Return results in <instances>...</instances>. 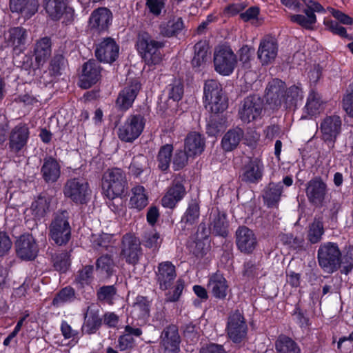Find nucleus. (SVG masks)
Returning a JSON list of instances; mask_svg holds the SVG:
<instances>
[{
  "mask_svg": "<svg viewBox=\"0 0 353 353\" xmlns=\"http://www.w3.org/2000/svg\"><path fill=\"white\" fill-rule=\"evenodd\" d=\"M341 252L334 243L327 242L322 245L318 250V261L319 265L327 273H332L343 264L342 272L345 274L353 268V254L344 256L341 259Z\"/></svg>",
  "mask_w": 353,
  "mask_h": 353,
  "instance_id": "f257e3e1",
  "label": "nucleus"
},
{
  "mask_svg": "<svg viewBox=\"0 0 353 353\" xmlns=\"http://www.w3.org/2000/svg\"><path fill=\"white\" fill-rule=\"evenodd\" d=\"M284 89L283 81L277 79H273L268 83L265 90L266 102L275 107L281 105L283 103L288 106L303 98V92L297 85L290 87L285 94H283Z\"/></svg>",
  "mask_w": 353,
  "mask_h": 353,
  "instance_id": "f03ea898",
  "label": "nucleus"
},
{
  "mask_svg": "<svg viewBox=\"0 0 353 353\" xmlns=\"http://www.w3.org/2000/svg\"><path fill=\"white\" fill-rule=\"evenodd\" d=\"M127 185L125 172L120 168L107 170L102 177V190L109 199L120 196Z\"/></svg>",
  "mask_w": 353,
  "mask_h": 353,
  "instance_id": "7ed1b4c3",
  "label": "nucleus"
},
{
  "mask_svg": "<svg viewBox=\"0 0 353 353\" xmlns=\"http://www.w3.org/2000/svg\"><path fill=\"white\" fill-rule=\"evenodd\" d=\"M205 106L214 113L222 112L228 108L225 96L223 93L221 85L216 80L205 81L204 88Z\"/></svg>",
  "mask_w": 353,
  "mask_h": 353,
  "instance_id": "20e7f679",
  "label": "nucleus"
},
{
  "mask_svg": "<svg viewBox=\"0 0 353 353\" xmlns=\"http://www.w3.org/2000/svg\"><path fill=\"white\" fill-rule=\"evenodd\" d=\"M137 50L147 64H157L162 59L160 49L164 46L161 41L154 40L147 32L139 34Z\"/></svg>",
  "mask_w": 353,
  "mask_h": 353,
  "instance_id": "39448f33",
  "label": "nucleus"
},
{
  "mask_svg": "<svg viewBox=\"0 0 353 353\" xmlns=\"http://www.w3.org/2000/svg\"><path fill=\"white\" fill-rule=\"evenodd\" d=\"M64 196L76 204L87 203L91 195L88 183L81 178L68 180L63 188Z\"/></svg>",
  "mask_w": 353,
  "mask_h": 353,
  "instance_id": "423d86ee",
  "label": "nucleus"
},
{
  "mask_svg": "<svg viewBox=\"0 0 353 353\" xmlns=\"http://www.w3.org/2000/svg\"><path fill=\"white\" fill-rule=\"evenodd\" d=\"M237 59L232 49L225 46L217 47L214 52L215 71L223 76H230L234 72Z\"/></svg>",
  "mask_w": 353,
  "mask_h": 353,
  "instance_id": "0eeeda50",
  "label": "nucleus"
},
{
  "mask_svg": "<svg viewBox=\"0 0 353 353\" xmlns=\"http://www.w3.org/2000/svg\"><path fill=\"white\" fill-rule=\"evenodd\" d=\"M145 124L141 114H130L118 129V137L121 141L132 143L142 133Z\"/></svg>",
  "mask_w": 353,
  "mask_h": 353,
  "instance_id": "6e6552de",
  "label": "nucleus"
},
{
  "mask_svg": "<svg viewBox=\"0 0 353 353\" xmlns=\"http://www.w3.org/2000/svg\"><path fill=\"white\" fill-rule=\"evenodd\" d=\"M50 235L54 243L62 245L70 239L71 228L64 212L56 215L50 225Z\"/></svg>",
  "mask_w": 353,
  "mask_h": 353,
  "instance_id": "1a4fd4ad",
  "label": "nucleus"
},
{
  "mask_svg": "<svg viewBox=\"0 0 353 353\" xmlns=\"http://www.w3.org/2000/svg\"><path fill=\"white\" fill-rule=\"evenodd\" d=\"M67 1L44 0L45 10L52 19H63L64 23H69L73 19L74 10L67 6Z\"/></svg>",
  "mask_w": 353,
  "mask_h": 353,
  "instance_id": "9d476101",
  "label": "nucleus"
},
{
  "mask_svg": "<svg viewBox=\"0 0 353 353\" xmlns=\"http://www.w3.org/2000/svg\"><path fill=\"white\" fill-rule=\"evenodd\" d=\"M263 103L257 96H249L245 98L239 109V117L245 123H250L261 117Z\"/></svg>",
  "mask_w": 353,
  "mask_h": 353,
  "instance_id": "9b49d317",
  "label": "nucleus"
},
{
  "mask_svg": "<svg viewBox=\"0 0 353 353\" xmlns=\"http://www.w3.org/2000/svg\"><path fill=\"white\" fill-rule=\"evenodd\" d=\"M142 255L141 243L136 236L127 234L123 237L121 256L128 263L136 264Z\"/></svg>",
  "mask_w": 353,
  "mask_h": 353,
  "instance_id": "f8f14e48",
  "label": "nucleus"
},
{
  "mask_svg": "<svg viewBox=\"0 0 353 353\" xmlns=\"http://www.w3.org/2000/svg\"><path fill=\"white\" fill-rule=\"evenodd\" d=\"M227 330L229 337L234 343L241 342L245 337L248 327L241 312L236 311L230 316Z\"/></svg>",
  "mask_w": 353,
  "mask_h": 353,
  "instance_id": "ddd939ff",
  "label": "nucleus"
},
{
  "mask_svg": "<svg viewBox=\"0 0 353 353\" xmlns=\"http://www.w3.org/2000/svg\"><path fill=\"white\" fill-rule=\"evenodd\" d=\"M17 256L23 260L30 261L37 256L39 248L31 234L21 235L15 243Z\"/></svg>",
  "mask_w": 353,
  "mask_h": 353,
  "instance_id": "4468645a",
  "label": "nucleus"
},
{
  "mask_svg": "<svg viewBox=\"0 0 353 353\" xmlns=\"http://www.w3.org/2000/svg\"><path fill=\"white\" fill-rule=\"evenodd\" d=\"M257 239L254 232L246 226L239 227L236 231V245L241 252L251 254L257 246Z\"/></svg>",
  "mask_w": 353,
  "mask_h": 353,
  "instance_id": "2eb2a0df",
  "label": "nucleus"
},
{
  "mask_svg": "<svg viewBox=\"0 0 353 353\" xmlns=\"http://www.w3.org/2000/svg\"><path fill=\"white\" fill-rule=\"evenodd\" d=\"M27 37V31L21 27L10 28L4 34L6 46L11 48L17 54L25 50Z\"/></svg>",
  "mask_w": 353,
  "mask_h": 353,
  "instance_id": "dca6fc26",
  "label": "nucleus"
},
{
  "mask_svg": "<svg viewBox=\"0 0 353 353\" xmlns=\"http://www.w3.org/2000/svg\"><path fill=\"white\" fill-rule=\"evenodd\" d=\"M101 73V65L94 60H89L83 65L79 85L83 89L90 88L100 79Z\"/></svg>",
  "mask_w": 353,
  "mask_h": 353,
  "instance_id": "f3484780",
  "label": "nucleus"
},
{
  "mask_svg": "<svg viewBox=\"0 0 353 353\" xmlns=\"http://www.w3.org/2000/svg\"><path fill=\"white\" fill-rule=\"evenodd\" d=\"M156 281L162 290L170 288L176 277L175 266L170 261L159 263L155 271Z\"/></svg>",
  "mask_w": 353,
  "mask_h": 353,
  "instance_id": "a211bd4d",
  "label": "nucleus"
},
{
  "mask_svg": "<svg viewBox=\"0 0 353 353\" xmlns=\"http://www.w3.org/2000/svg\"><path fill=\"white\" fill-rule=\"evenodd\" d=\"M30 137V130L27 124L20 123L10 131L9 147L12 152H19L27 144Z\"/></svg>",
  "mask_w": 353,
  "mask_h": 353,
  "instance_id": "6ab92c4d",
  "label": "nucleus"
},
{
  "mask_svg": "<svg viewBox=\"0 0 353 353\" xmlns=\"http://www.w3.org/2000/svg\"><path fill=\"white\" fill-rule=\"evenodd\" d=\"M327 185L321 179L310 180L306 186V196L308 201L316 206H321L327 195Z\"/></svg>",
  "mask_w": 353,
  "mask_h": 353,
  "instance_id": "aec40b11",
  "label": "nucleus"
},
{
  "mask_svg": "<svg viewBox=\"0 0 353 353\" xmlns=\"http://www.w3.org/2000/svg\"><path fill=\"white\" fill-rule=\"evenodd\" d=\"M119 54V46L111 38L103 39L97 46L95 55L101 62L110 63L114 62Z\"/></svg>",
  "mask_w": 353,
  "mask_h": 353,
  "instance_id": "412c9836",
  "label": "nucleus"
},
{
  "mask_svg": "<svg viewBox=\"0 0 353 353\" xmlns=\"http://www.w3.org/2000/svg\"><path fill=\"white\" fill-rule=\"evenodd\" d=\"M141 85L137 80L133 81L130 85L125 86L119 93L116 101V105L119 110L126 111L132 107Z\"/></svg>",
  "mask_w": 353,
  "mask_h": 353,
  "instance_id": "4be33fe9",
  "label": "nucleus"
},
{
  "mask_svg": "<svg viewBox=\"0 0 353 353\" xmlns=\"http://www.w3.org/2000/svg\"><path fill=\"white\" fill-rule=\"evenodd\" d=\"M112 14L106 8H99L94 10L89 19L90 28L97 32L107 30L112 23Z\"/></svg>",
  "mask_w": 353,
  "mask_h": 353,
  "instance_id": "5701e85b",
  "label": "nucleus"
},
{
  "mask_svg": "<svg viewBox=\"0 0 353 353\" xmlns=\"http://www.w3.org/2000/svg\"><path fill=\"white\" fill-rule=\"evenodd\" d=\"M263 174V164L257 159H250L243 166L241 171L242 181L250 183H256L262 179Z\"/></svg>",
  "mask_w": 353,
  "mask_h": 353,
  "instance_id": "b1692460",
  "label": "nucleus"
},
{
  "mask_svg": "<svg viewBox=\"0 0 353 353\" xmlns=\"http://www.w3.org/2000/svg\"><path fill=\"white\" fill-rule=\"evenodd\" d=\"M278 53V46L272 38L266 37L260 42L257 56L263 65H267L273 61Z\"/></svg>",
  "mask_w": 353,
  "mask_h": 353,
  "instance_id": "393cba45",
  "label": "nucleus"
},
{
  "mask_svg": "<svg viewBox=\"0 0 353 353\" xmlns=\"http://www.w3.org/2000/svg\"><path fill=\"white\" fill-rule=\"evenodd\" d=\"M161 339L165 353H177L179 350L180 337L176 326L167 327L162 332Z\"/></svg>",
  "mask_w": 353,
  "mask_h": 353,
  "instance_id": "a878e982",
  "label": "nucleus"
},
{
  "mask_svg": "<svg viewBox=\"0 0 353 353\" xmlns=\"http://www.w3.org/2000/svg\"><path fill=\"white\" fill-rule=\"evenodd\" d=\"M185 189L181 182L174 181L162 198V205L165 208H174L176 203L185 195Z\"/></svg>",
  "mask_w": 353,
  "mask_h": 353,
  "instance_id": "bb28decb",
  "label": "nucleus"
},
{
  "mask_svg": "<svg viewBox=\"0 0 353 353\" xmlns=\"http://www.w3.org/2000/svg\"><path fill=\"white\" fill-rule=\"evenodd\" d=\"M341 121L339 116L326 117L321 123L320 130L325 141H333L340 133Z\"/></svg>",
  "mask_w": 353,
  "mask_h": 353,
  "instance_id": "cd10ccee",
  "label": "nucleus"
},
{
  "mask_svg": "<svg viewBox=\"0 0 353 353\" xmlns=\"http://www.w3.org/2000/svg\"><path fill=\"white\" fill-rule=\"evenodd\" d=\"M208 288L212 295L219 299L226 297L228 285L225 278L219 272H216L209 276Z\"/></svg>",
  "mask_w": 353,
  "mask_h": 353,
  "instance_id": "c85d7f7f",
  "label": "nucleus"
},
{
  "mask_svg": "<svg viewBox=\"0 0 353 353\" xmlns=\"http://www.w3.org/2000/svg\"><path fill=\"white\" fill-rule=\"evenodd\" d=\"M323 110V105L320 94L314 91H311L303 108L301 119H312L313 117L319 114Z\"/></svg>",
  "mask_w": 353,
  "mask_h": 353,
  "instance_id": "c756f323",
  "label": "nucleus"
},
{
  "mask_svg": "<svg viewBox=\"0 0 353 353\" xmlns=\"http://www.w3.org/2000/svg\"><path fill=\"white\" fill-rule=\"evenodd\" d=\"M38 0H10L12 12H19L25 18H30L38 10Z\"/></svg>",
  "mask_w": 353,
  "mask_h": 353,
  "instance_id": "7c9ffc66",
  "label": "nucleus"
},
{
  "mask_svg": "<svg viewBox=\"0 0 353 353\" xmlns=\"http://www.w3.org/2000/svg\"><path fill=\"white\" fill-rule=\"evenodd\" d=\"M101 321L97 306L94 305L89 306L85 315L82 332L88 334L96 332L101 326Z\"/></svg>",
  "mask_w": 353,
  "mask_h": 353,
  "instance_id": "2f4dec72",
  "label": "nucleus"
},
{
  "mask_svg": "<svg viewBox=\"0 0 353 353\" xmlns=\"http://www.w3.org/2000/svg\"><path fill=\"white\" fill-rule=\"evenodd\" d=\"M50 199L46 195H40L35 199L31 207L26 212V216H32V219L37 220L43 217L50 208Z\"/></svg>",
  "mask_w": 353,
  "mask_h": 353,
  "instance_id": "473e14b6",
  "label": "nucleus"
},
{
  "mask_svg": "<svg viewBox=\"0 0 353 353\" xmlns=\"http://www.w3.org/2000/svg\"><path fill=\"white\" fill-rule=\"evenodd\" d=\"M41 173L47 183H54L58 180L61 174V167L57 161L52 157H46L43 160Z\"/></svg>",
  "mask_w": 353,
  "mask_h": 353,
  "instance_id": "72a5a7b5",
  "label": "nucleus"
},
{
  "mask_svg": "<svg viewBox=\"0 0 353 353\" xmlns=\"http://www.w3.org/2000/svg\"><path fill=\"white\" fill-rule=\"evenodd\" d=\"M204 145V139L196 132L189 133L185 140V150L190 157L201 154Z\"/></svg>",
  "mask_w": 353,
  "mask_h": 353,
  "instance_id": "f704fd0d",
  "label": "nucleus"
},
{
  "mask_svg": "<svg viewBox=\"0 0 353 353\" xmlns=\"http://www.w3.org/2000/svg\"><path fill=\"white\" fill-rule=\"evenodd\" d=\"M51 54V42L49 38L44 37L38 41L34 48V55L39 65H43Z\"/></svg>",
  "mask_w": 353,
  "mask_h": 353,
  "instance_id": "c9c22d12",
  "label": "nucleus"
},
{
  "mask_svg": "<svg viewBox=\"0 0 353 353\" xmlns=\"http://www.w3.org/2000/svg\"><path fill=\"white\" fill-rule=\"evenodd\" d=\"M130 205L132 208L141 210L148 203V197L145 189L142 185H137L132 189Z\"/></svg>",
  "mask_w": 353,
  "mask_h": 353,
  "instance_id": "e433bc0d",
  "label": "nucleus"
},
{
  "mask_svg": "<svg viewBox=\"0 0 353 353\" xmlns=\"http://www.w3.org/2000/svg\"><path fill=\"white\" fill-rule=\"evenodd\" d=\"M243 136V130L236 128L229 130L223 137L221 144L224 150L232 151L239 143Z\"/></svg>",
  "mask_w": 353,
  "mask_h": 353,
  "instance_id": "4c0bfd02",
  "label": "nucleus"
},
{
  "mask_svg": "<svg viewBox=\"0 0 353 353\" xmlns=\"http://www.w3.org/2000/svg\"><path fill=\"white\" fill-rule=\"evenodd\" d=\"M275 348L278 353H301L298 345L286 336H280L275 343Z\"/></svg>",
  "mask_w": 353,
  "mask_h": 353,
  "instance_id": "58836bf2",
  "label": "nucleus"
},
{
  "mask_svg": "<svg viewBox=\"0 0 353 353\" xmlns=\"http://www.w3.org/2000/svg\"><path fill=\"white\" fill-rule=\"evenodd\" d=\"M183 28V22L181 17H174L167 23L161 24V33L165 37L177 35Z\"/></svg>",
  "mask_w": 353,
  "mask_h": 353,
  "instance_id": "ea45409f",
  "label": "nucleus"
},
{
  "mask_svg": "<svg viewBox=\"0 0 353 353\" xmlns=\"http://www.w3.org/2000/svg\"><path fill=\"white\" fill-rule=\"evenodd\" d=\"M282 193V185L281 183H270L265 190L263 198L268 206L276 205L280 200Z\"/></svg>",
  "mask_w": 353,
  "mask_h": 353,
  "instance_id": "a19ab883",
  "label": "nucleus"
},
{
  "mask_svg": "<svg viewBox=\"0 0 353 353\" xmlns=\"http://www.w3.org/2000/svg\"><path fill=\"white\" fill-rule=\"evenodd\" d=\"M324 234L323 220L321 218H315L309 226L307 238L311 243H316L321 241Z\"/></svg>",
  "mask_w": 353,
  "mask_h": 353,
  "instance_id": "79ce46f5",
  "label": "nucleus"
},
{
  "mask_svg": "<svg viewBox=\"0 0 353 353\" xmlns=\"http://www.w3.org/2000/svg\"><path fill=\"white\" fill-rule=\"evenodd\" d=\"M172 150V145L169 144H166L160 148L157 157V161L158 167L162 171H165L169 168Z\"/></svg>",
  "mask_w": 353,
  "mask_h": 353,
  "instance_id": "37998d69",
  "label": "nucleus"
},
{
  "mask_svg": "<svg viewBox=\"0 0 353 353\" xmlns=\"http://www.w3.org/2000/svg\"><path fill=\"white\" fill-rule=\"evenodd\" d=\"M305 15L303 14H292L290 15V20L296 23L305 28H311L316 23V15L313 12L310 10H304Z\"/></svg>",
  "mask_w": 353,
  "mask_h": 353,
  "instance_id": "c03bdc74",
  "label": "nucleus"
},
{
  "mask_svg": "<svg viewBox=\"0 0 353 353\" xmlns=\"http://www.w3.org/2000/svg\"><path fill=\"white\" fill-rule=\"evenodd\" d=\"M75 299L74 290L70 287H66L62 289L52 300V305L56 307H60L65 303L73 301Z\"/></svg>",
  "mask_w": 353,
  "mask_h": 353,
  "instance_id": "a18cd8bd",
  "label": "nucleus"
},
{
  "mask_svg": "<svg viewBox=\"0 0 353 353\" xmlns=\"http://www.w3.org/2000/svg\"><path fill=\"white\" fill-rule=\"evenodd\" d=\"M117 297V290L114 285L103 286L97 291L98 299L110 305L113 304Z\"/></svg>",
  "mask_w": 353,
  "mask_h": 353,
  "instance_id": "49530a36",
  "label": "nucleus"
},
{
  "mask_svg": "<svg viewBox=\"0 0 353 353\" xmlns=\"http://www.w3.org/2000/svg\"><path fill=\"white\" fill-rule=\"evenodd\" d=\"M168 99L179 101L183 95V85L180 79H174L167 86Z\"/></svg>",
  "mask_w": 353,
  "mask_h": 353,
  "instance_id": "de8ad7c7",
  "label": "nucleus"
},
{
  "mask_svg": "<svg viewBox=\"0 0 353 353\" xmlns=\"http://www.w3.org/2000/svg\"><path fill=\"white\" fill-rule=\"evenodd\" d=\"M161 242L162 239L159 234L154 230L145 232L143 239V245L153 250H158L161 246Z\"/></svg>",
  "mask_w": 353,
  "mask_h": 353,
  "instance_id": "09e8293b",
  "label": "nucleus"
},
{
  "mask_svg": "<svg viewBox=\"0 0 353 353\" xmlns=\"http://www.w3.org/2000/svg\"><path fill=\"white\" fill-rule=\"evenodd\" d=\"M96 266L97 270L101 274L110 275L113 271L114 264L110 256L104 255L97 259Z\"/></svg>",
  "mask_w": 353,
  "mask_h": 353,
  "instance_id": "8fccbe9b",
  "label": "nucleus"
},
{
  "mask_svg": "<svg viewBox=\"0 0 353 353\" xmlns=\"http://www.w3.org/2000/svg\"><path fill=\"white\" fill-rule=\"evenodd\" d=\"M260 9L257 6L249 8L245 12L240 14L241 19L245 22H251L252 24L258 26L262 23V19L259 17Z\"/></svg>",
  "mask_w": 353,
  "mask_h": 353,
  "instance_id": "3c124183",
  "label": "nucleus"
},
{
  "mask_svg": "<svg viewBox=\"0 0 353 353\" xmlns=\"http://www.w3.org/2000/svg\"><path fill=\"white\" fill-rule=\"evenodd\" d=\"M323 24L326 29L332 32L333 34H337L341 37L347 38L348 34L347 33L346 29L341 26L339 22L334 21L330 18L325 17L323 20Z\"/></svg>",
  "mask_w": 353,
  "mask_h": 353,
  "instance_id": "603ef678",
  "label": "nucleus"
},
{
  "mask_svg": "<svg viewBox=\"0 0 353 353\" xmlns=\"http://www.w3.org/2000/svg\"><path fill=\"white\" fill-rule=\"evenodd\" d=\"M146 163L147 159L143 155L134 158L129 168L130 173L136 177L140 176L146 166Z\"/></svg>",
  "mask_w": 353,
  "mask_h": 353,
  "instance_id": "864d4df0",
  "label": "nucleus"
},
{
  "mask_svg": "<svg viewBox=\"0 0 353 353\" xmlns=\"http://www.w3.org/2000/svg\"><path fill=\"white\" fill-rule=\"evenodd\" d=\"M93 266L86 265L81 270L76 278L78 283L82 286L90 284L92 281Z\"/></svg>",
  "mask_w": 353,
  "mask_h": 353,
  "instance_id": "5fc2aeb1",
  "label": "nucleus"
},
{
  "mask_svg": "<svg viewBox=\"0 0 353 353\" xmlns=\"http://www.w3.org/2000/svg\"><path fill=\"white\" fill-rule=\"evenodd\" d=\"M61 332L65 339H69L74 343H77L80 339L79 331L72 329L65 321L61 322Z\"/></svg>",
  "mask_w": 353,
  "mask_h": 353,
  "instance_id": "6e6d98bb",
  "label": "nucleus"
},
{
  "mask_svg": "<svg viewBox=\"0 0 353 353\" xmlns=\"http://www.w3.org/2000/svg\"><path fill=\"white\" fill-rule=\"evenodd\" d=\"M54 267L56 270L65 272L70 266V259L68 253H61L54 257Z\"/></svg>",
  "mask_w": 353,
  "mask_h": 353,
  "instance_id": "4d7b16f0",
  "label": "nucleus"
},
{
  "mask_svg": "<svg viewBox=\"0 0 353 353\" xmlns=\"http://www.w3.org/2000/svg\"><path fill=\"white\" fill-rule=\"evenodd\" d=\"M254 53V50L248 46H243L239 50V61L242 66L248 69L250 68V61Z\"/></svg>",
  "mask_w": 353,
  "mask_h": 353,
  "instance_id": "13d9d810",
  "label": "nucleus"
},
{
  "mask_svg": "<svg viewBox=\"0 0 353 353\" xmlns=\"http://www.w3.org/2000/svg\"><path fill=\"white\" fill-rule=\"evenodd\" d=\"M199 216V208L197 204L192 203L188 208L182 221L190 225L196 223Z\"/></svg>",
  "mask_w": 353,
  "mask_h": 353,
  "instance_id": "bf43d9fd",
  "label": "nucleus"
},
{
  "mask_svg": "<svg viewBox=\"0 0 353 353\" xmlns=\"http://www.w3.org/2000/svg\"><path fill=\"white\" fill-rule=\"evenodd\" d=\"M184 281L181 279H178L176 282L174 288L172 291H170L166 294V301L168 302H175L177 301L183 290Z\"/></svg>",
  "mask_w": 353,
  "mask_h": 353,
  "instance_id": "052dcab7",
  "label": "nucleus"
},
{
  "mask_svg": "<svg viewBox=\"0 0 353 353\" xmlns=\"http://www.w3.org/2000/svg\"><path fill=\"white\" fill-rule=\"evenodd\" d=\"M190 157L186 151L177 150L173 157V168L175 170L183 168L188 162V157Z\"/></svg>",
  "mask_w": 353,
  "mask_h": 353,
  "instance_id": "680f3d73",
  "label": "nucleus"
},
{
  "mask_svg": "<svg viewBox=\"0 0 353 353\" xmlns=\"http://www.w3.org/2000/svg\"><path fill=\"white\" fill-rule=\"evenodd\" d=\"M327 10L339 23L343 25H353V19L345 13L332 7H327Z\"/></svg>",
  "mask_w": 353,
  "mask_h": 353,
  "instance_id": "e2e57ef3",
  "label": "nucleus"
},
{
  "mask_svg": "<svg viewBox=\"0 0 353 353\" xmlns=\"http://www.w3.org/2000/svg\"><path fill=\"white\" fill-rule=\"evenodd\" d=\"M327 10L339 23L343 25H353V19L345 13L332 7H327Z\"/></svg>",
  "mask_w": 353,
  "mask_h": 353,
  "instance_id": "0e129e2a",
  "label": "nucleus"
},
{
  "mask_svg": "<svg viewBox=\"0 0 353 353\" xmlns=\"http://www.w3.org/2000/svg\"><path fill=\"white\" fill-rule=\"evenodd\" d=\"M146 6L150 12L159 16L165 6V0H146Z\"/></svg>",
  "mask_w": 353,
  "mask_h": 353,
  "instance_id": "69168bd1",
  "label": "nucleus"
},
{
  "mask_svg": "<svg viewBox=\"0 0 353 353\" xmlns=\"http://www.w3.org/2000/svg\"><path fill=\"white\" fill-rule=\"evenodd\" d=\"M343 107L347 114L353 117V83L350 85V92L343 97Z\"/></svg>",
  "mask_w": 353,
  "mask_h": 353,
  "instance_id": "338daca9",
  "label": "nucleus"
},
{
  "mask_svg": "<svg viewBox=\"0 0 353 353\" xmlns=\"http://www.w3.org/2000/svg\"><path fill=\"white\" fill-rule=\"evenodd\" d=\"M134 340L128 334L121 335L118 340V347L120 351L129 350L133 348Z\"/></svg>",
  "mask_w": 353,
  "mask_h": 353,
  "instance_id": "774afa93",
  "label": "nucleus"
}]
</instances>
